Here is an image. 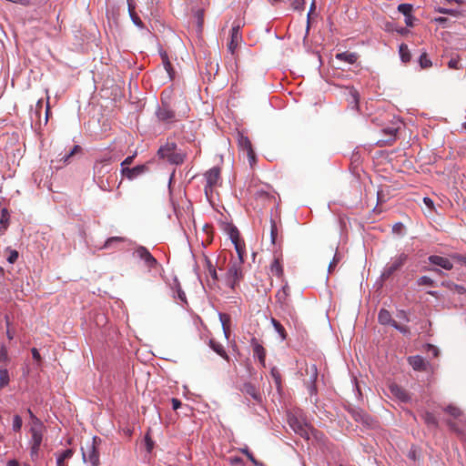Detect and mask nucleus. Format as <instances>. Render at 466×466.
I'll return each instance as SVG.
<instances>
[{
    "label": "nucleus",
    "instance_id": "obj_1",
    "mask_svg": "<svg viewBox=\"0 0 466 466\" xmlns=\"http://www.w3.org/2000/svg\"><path fill=\"white\" fill-rule=\"evenodd\" d=\"M180 102L182 103V107L176 111L171 107L169 102L162 97L161 103L158 105L155 113L157 120L165 126L170 127L174 123L186 117L189 111L188 105L185 101Z\"/></svg>",
    "mask_w": 466,
    "mask_h": 466
},
{
    "label": "nucleus",
    "instance_id": "obj_2",
    "mask_svg": "<svg viewBox=\"0 0 466 466\" xmlns=\"http://www.w3.org/2000/svg\"><path fill=\"white\" fill-rule=\"evenodd\" d=\"M288 423L296 434L307 441L311 438L320 440L322 437V433L308 424L300 414L292 412L289 413Z\"/></svg>",
    "mask_w": 466,
    "mask_h": 466
},
{
    "label": "nucleus",
    "instance_id": "obj_3",
    "mask_svg": "<svg viewBox=\"0 0 466 466\" xmlns=\"http://www.w3.org/2000/svg\"><path fill=\"white\" fill-rule=\"evenodd\" d=\"M160 158L167 159L172 165H181L184 163L187 154L177 149V146L174 142H167L161 146L157 151Z\"/></svg>",
    "mask_w": 466,
    "mask_h": 466
},
{
    "label": "nucleus",
    "instance_id": "obj_4",
    "mask_svg": "<svg viewBox=\"0 0 466 466\" xmlns=\"http://www.w3.org/2000/svg\"><path fill=\"white\" fill-rule=\"evenodd\" d=\"M242 264L241 261L234 260H230L228 263L227 272L224 276V282L225 285L231 289H235L236 286L238 285L243 278Z\"/></svg>",
    "mask_w": 466,
    "mask_h": 466
},
{
    "label": "nucleus",
    "instance_id": "obj_5",
    "mask_svg": "<svg viewBox=\"0 0 466 466\" xmlns=\"http://www.w3.org/2000/svg\"><path fill=\"white\" fill-rule=\"evenodd\" d=\"M81 451L85 462L89 463L91 466H97L99 464V453L96 448V437H94L91 441L87 442L86 447H82Z\"/></svg>",
    "mask_w": 466,
    "mask_h": 466
},
{
    "label": "nucleus",
    "instance_id": "obj_6",
    "mask_svg": "<svg viewBox=\"0 0 466 466\" xmlns=\"http://www.w3.org/2000/svg\"><path fill=\"white\" fill-rule=\"evenodd\" d=\"M408 255L405 253H401L396 258H394L390 263H388L382 272H381V279H388L394 272L399 270L407 261Z\"/></svg>",
    "mask_w": 466,
    "mask_h": 466
},
{
    "label": "nucleus",
    "instance_id": "obj_7",
    "mask_svg": "<svg viewBox=\"0 0 466 466\" xmlns=\"http://www.w3.org/2000/svg\"><path fill=\"white\" fill-rule=\"evenodd\" d=\"M206 179L205 185V194L208 198H209V195L212 193L213 188L217 187L220 180V168L218 167H214L208 170L204 174Z\"/></svg>",
    "mask_w": 466,
    "mask_h": 466
},
{
    "label": "nucleus",
    "instance_id": "obj_8",
    "mask_svg": "<svg viewBox=\"0 0 466 466\" xmlns=\"http://www.w3.org/2000/svg\"><path fill=\"white\" fill-rule=\"evenodd\" d=\"M290 289L289 284L286 282L280 289H279L276 293V302L279 307L286 312L290 313L291 306H290Z\"/></svg>",
    "mask_w": 466,
    "mask_h": 466
},
{
    "label": "nucleus",
    "instance_id": "obj_9",
    "mask_svg": "<svg viewBox=\"0 0 466 466\" xmlns=\"http://www.w3.org/2000/svg\"><path fill=\"white\" fill-rule=\"evenodd\" d=\"M133 256L141 259L145 266L149 269L156 268L158 265L157 260L152 256L149 250L144 246H138L135 248Z\"/></svg>",
    "mask_w": 466,
    "mask_h": 466
},
{
    "label": "nucleus",
    "instance_id": "obj_10",
    "mask_svg": "<svg viewBox=\"0 0 466 466\" xmlns=\"http://www.w3.org/2000/svg\"><path fill=\"white\" fill-rule=\"evenodd\" d=\"M148 171L147 164L137 165L134 167L121 168V175L128 180H134Z\"/></svg>",
    "mask_w": 466,
    "mask_h": 466
},
{
    "label": "nucleus",
    "instance_id": "obj_11",
    "mask_svg": "<svg viewBox=\"0 0 466 466\" xmlns=\"http://www.w3.org/2000/svg\"><path fill=\"white\" fill-rule=\"evenodd\" d=\"M240 24L234 23L230 31V41L228 45V51L234 55L236 49L238 48L239 43L242 41V35L240 34Z\"/></svg>",
    "mask_w": 466,
    "mask_h": 466
},
{
    "label": "nucleus",
    "instance_id": "obj_12",
    "mask_svg": "<svg viewBox=\"0 0 466 466\" xmlns=\"http://www.w3.org/2000/svg\"><path fill=\"white\" fill-rule=\"evenodd\" d=\"M111 170V164L109 159L96 161L94 165V180L106 177V176Z\"/></svg>",
    "mask_w": 466,
    "mask_h": 466
},
{
    "label": "nucleus",
    "instance_id": "obj_13",
    "mask_svg": "<svg viewBox=\"0 0 466 466\" xmlns=\"http://www.w3.org/2000/svg\"><path fill=\"white\" fill-rule=\"evenodd\" d=\"M238 147H240L241 150L246 152L250 164H252V162L255 161L256 156H255V152L252 148V145H251V142L248 139V137H244L243 135H239Z\"/></svg>",
    "mask_w": 466,
    "mask_h": 466
},
{
    "label": "nucleus",
    "instance_id": "obj_14",
    "mask_svg": "<svg viewBox=\"0 0 466 466\" xmlns=\"http://www.w3.org/2000/svg\"><path fill=\"white\" fill-rule=\"evenodd\" d=\"M44 423H36V425L30 426V433H31V441L30 444H42L43 441V434L45 431Z\"/></svg>",
    "mask_w": 466,
    "mask_h": 466
},
{
    "label": "nucleus",
    "instance_id": "obj_15",
    "mask_svg": "<svg viewBox=\"0 0 466 466\" xmlns=\"http://www.w3.org/2000/svg\"><path fill=\"white\" fill-rule=\"evenodd\" d=\"M306 375L309 377V390L310 394H313L316 392V381L318 379V368L316 364H310L309 366H307L306 368Z\"/></svg>",
    "mask_w": 466,
    "mask_h": 466
},
{
    "label": "nucleus",
    "instance_id": "obj_16",
    "mask_svg": "<svg viewBox=\"0 0 466 466\" xmlns=\"http://www.w3.org/2000/svg\"><path fill=\"white\" fill-rule=\"evenodd\" d=\"M250 344L253 349L254 357L258 358L259 363L265 367L266 365V350L261 344L258 343L256 338H252Z\"/></svg>",
    "mask_w": 466,
    "mask_h": 466
},
{
    "label": "nucleus",
    "instance_id": "obj_17",
    "mask_svg": "<svg viewBox=\"0 0 466 466\" xmlns=\"http://www.w3.org/2000/svg\"><path fill=\"white\" fill-rule=\"evenodd\" d=\"M389 390L393 397L401 402H409L410 400V394L403 388L397 384H390L389 386Z\"/></svg>",
    "mask_w": 466,
    "mask_h": 466
},
{
    "label": "nucleus",
    "instance_id": "obj_18",
    "mask_svg": "<svg viewBox=\"0 0 466 466\" xmlns=\"http://www.w3.org/2000/svg\"><path fill=\"white\" fill-rule=\"evenodd\" d=\"M428 260L431 264L438 266L446 270H451L453 268V264L451 261L444 257L431 255L428 258Z\"/></svg>",
    "mask_w": 466,
    "mask_h": 466
},
{
    "label": "nucleus",
    "instance_id": "obj_19",
    "mask_svg": "<svg viewBox=\"0 0 466 466\" xmlns=\"http://www.w3.org/2000/svg\"><path fill=\"white\" fill-rule=\"evenodd\" d=\"M344 95L347 96V101L352 109L359 108L360 95L359 92L352 86L345 88Z\"/></svg>",
    "mask_w": 466,
    "mask_h": 466
},
{
    "label": "nucleus",
    "instance_id": "obj_20",
    "mask_svg": "<svg viewBox=\"0 0 466 466\" xmlns=\"http://www.w3.org/2000/svg\"><path fill=\"white\" fill-rule=\"evenodd\" d=\"M409 363L414 370L422 371L426 370L427 363L424 359L419 355L410 357Z\"/></svg>",
    "mask_w": 466,
    "mask_h": 466
},
{
    "label": "nucleus",
    "instance_id": "obj_21",
    "mask_svg": "<svg viewBox=\"0 0 466 466\" xmlns=\"http://www.w3.org/2000/svg\"><path fill=\"white\" fill-rule=\"evenodd\" d=\"M209 347L217 353L218 354L220 357H222L224 360H229V357L228 355L227 354L224 347L222 344H220L219 342L216 341L215 339H211L209 340Z\"/></svg>",
    "mask_w": 466,
    "mask_h": 466
},
{
    "label": "nucleus",
    "instance_id": "obj_22",
    "mask_svg": "<svg viewBox=\"0 0 466 466\" xmlns=\"http://www.w3.org/2000/svg\"><path fill=\"white\" fill-rule=\"evenodd\" d=\"M128 5V13L130 15V18L132 22L138 27L142 28L144 27V24L142 20L139 18V16L135 12V5L133 4V0H127Z\"/></svg>",
    "mask_w": 466,
    "mask_h": 466
},
{
    "label": "nucleus",
    "instance_id": "obj_23",
    "mask_svg": "<svg viewBox=\"0 0 466 466\" xmlns=\"http://www.w3.org/2000/svg\"><path fill=\"white\" fill-rule=\"evenodd\" d=\"M10 214L7 208H4L0 213V233L5 232L9 227Z\"/></svg>",
    "mask_w": 466,
    "mask_h": 466
},
{
    "label": "nucleus",
    "instance_id": "obj_24",
    "mask_svg": "<svg viewBox=\"0 0 466 466\" xmlns=\"http://www.w3.org/2000/svg\"><path fill=\"white\" fill-rule=\"evenodd\" d=\"M336 58L338 60L347 62L348 64H354L358 59V56L355 53L342 52L337 54Z\"/></svg>",
    "mask_w": 466,
    "mask_h": 466
},
{
    "label": "nucleus",
    "instance_id": "obj_25",
    "mask_svg": "<svg viewBox=\"0 0 466 466\" xmlns=\"http://www.w3.org/2000/svg\"><path fill=\"white\" fill-rule=\"evenodd\" d=\"M378 319H379V322L382 325L392 326V321H395L394 319H392L390 311H388L387 309H381L380 310Z\"/></svg>",
    "mask_w": 466,
    "mask_h": 466
},
{
    "label": "nucleus",
    "instance_id": "obj_26",
    "mask_svg": "<svg viewBox=\"0 0 466 466\" xmlns=\"http://www.w3.org/2000/svg\"><path fill=\"white\" fill-rule=\"evenodd\" d=\"M422 420L425 424L430 428H437L438 427V420L435 415L430 411H425L422 415Z\"/></svg>",
    "mask_w": 466,
    "mask_h": 466
},
{
    "label": "nucleus",
    "instance_id": "obj_27",
    "mask_svg": "<svg viewBox=\"0 0 466 466\" xmlns=\"http://www.w3.org/2000/svg\"><path fill=\"white\" fill-rule=\"evenodd\" d=\"M270 272L272 275L281 278L283 276V268L280 264L279 258H275L272 263L270 264Z\"/></svg>",
    "mask_w": 466,
    "mask_h": 466
},
{
    "label": "nucleus",
    "instance_id": "obj_28",
    "mask_svg": "<svg viewBox=\"0 0 466 466\" xmlns=\"http://www.w3.org/2000/svg\"><path fill=\"white\" fill-rule=\"evenodd\" d=\"M218 316H219V320L222 325L224 335L227 339H228L230 316L226 313H219Z\"/></svg>",
    "mask_w": 466,
    "mask_h": 466
},
{
    "label": "nucleus",
    "instance_id": "obj_29",
    "mask_svg": "<svg viewBox=\"0 0 466 466\" xmlns=\"http://www.w3.org/2000/svg\"><path fill=\"white\" fill-rule=\"evenodd\" d=\"M399 54L400 56V59L403 63H407L410 60L411 56L410 53V50L408 48V46L405 44H401L399 47Z\"/></svg>",
    "mask_w": 466,
    "mask_h": 466
},
{
    "label": "nucleus",
    "instance_id": "obj_30",
    "mask_svg": "<svg viewBox=\"0 0 466 466\" xmlns=\"http://www.w3.org/2000/svg\"><path fill=\"white\" fill-rule=\"evenodd\" d=\"M234 247L236 249V252L238 254V258L233 259L234 261H241V263H244V257H245V245L244 243L237 242L234 243Z\"/></svg>",
    "mask_w": 466,
    "mask_h": 466
},
{
    "label": "nucleus",
    "instance_id": "obj_31",
    "mask_svg": "<svg viewBox=\"0 0 466 466\" xmlns=\"http://www.w3.org/2000/svg\"><path fill=\"white\" fill-rule=\"evenodd\" d=\"M244 391L250 395L254 400H258L260 399V395L256 389V387L250 383H246L244 385Z\"/></svg>",
    "mask_w": 466,
    "mask_h": 466
},
{
    "label": "nucleus",
    "instance_id": "obj_32",
    "mask_svg": "<svg viewBox=\"0 0 466 466\" xmlns=\"http://www.w3.org/2000/svg\"><path fill=\"white\" fill-rule=\"evenodd\" d=\"M398 130H399V127L392 125L390 127H384L382 129V132L389 137L387 138V141H393L396 137Z\"/></svg>",
    "mask_w": 466,
    "mask_h": 466
},
{
    "label": "nucleus",
    "instance_id": "obj_33",
    "mask_svg": "<svg viewBox=\"0 0 466 466\" xmlns=\"http://www.w3.org/2000/svg\"><path fill=\"white\" fill-rule=\"evenodd\" d=\"M10 377L7 369L0 368V390L9 384Z\"/></svg>",
    "mask_w": 466,
    "mask_h": 466
},
{
    "label": "nucleus",
    "instance_id": "obj_34",
    "mask_svg": "<svg viewBox=\"0 0 466 466\" xmlns=\"http://www.w3.org/2000/svg\"><path fill=\"white\" fill-rule=\"evenodd\" d=\"M161 56H162V63H163L164 68L167 71V73L168 74L169 77L172 79L174 76V73H175L173 70L172 65H171L170 61L168 60V57L166 53L161 54Z\"/></svg>",
    "mask_w": 466,
    "mask_h": 466
},
{
    "label": "nucleus",
    "instance_id": "obj_35",
    "mask_svg": "<svg viewBox=\"0 0 466 466\" xmlns=\"http://www.w3.org/2000/svg\"><path fill=\"white\" fill-rule=\"evenodd\" d=\"M96 184L103 191H111V185L109 181V177H103L100 179L94 180Z\"/></svg>",
    "mask_w": 466,
    "mask_h": 466
},
{
    "label": "nucleus",
    "instance_id": "obj_36",
    "mask_svg": "<svg viewBox=\"0 0 466 466\" xmlns=\"http://www.w3.org/2000/svg\"><path fill=\"white\" fill-rule=\"evenodd\" d=\"M80 149L81 147L78 145L74 146L68 152L65 153L59 160L62 161L64 164L68 163L70 158Z\"/></svg>",
    "mask_w": 466,
    "mask_h": 466
},
{
    "label": "nucleus",
    "instance_id": "obj_37",
    "mask_svg": "<svg viewBox=\"0 0 466 466\" xmlns=\"http://www.w3.org/2000/svg\"><path fill=\"white\" fill-rule=\"evenodd\" d=\"M126 240L123 237H111L108 238L106 242L104 243L103 247L101 248H110L114 244L116 243H121Z\"/></svg>",
    "mask_w": 466,
    "mask_h": 466
},
{
    "label": "nucleus",
    "instance_id": "obj_38",
    "mask_svg": "<svg viewBox=\"0 0 466 466\" xmlns=\"http://www.w3.org/2000/svg\"><path fill=\"white\" fill-rule=\"evenodd\" d=\"M278 238V227L274 219H270V241L272 245H276Z\"/></svg>",
    "mask_w": 466,
    "mask_h": 466
},
{
    "label": "nucleus",
    "instance_id": "obj_39",
    "mask_svg": "<svg viewBox=\"0 0 466 466\" xmlns=\"http://www.w3.org/2000/svg\"><path fill=\"white\" fill-rule=\"evenodd\" d=\"M271 323L275 330L279 334L282 339H286L287 333L284 327L275 319H271Z\"/></svg>",
    "mask_w": 466,
    "mask_h": 466
},
{
    "label": "nucleus",
    "instance_id": "obj_40",
    "mask_svg": "<svg viewBox=\"0 0 466 466\" xmlns=\"http://www.w3.org/2000/svg\"><path fill=\"white\" fill-rule=\"evenodd\" d=\"M23 425L22 418L19 415H15L13 417V424L12 429L14 431L18 432L21 431Z\"/></svg>",
    "mask_w": 466,
    "mask_h": 466
},
{
    "label": "nucleus",
    "instance_id": "obj_41",
    "mask_svg": "<svg viewBox=\"0 0 466 466\" xmlns=\"http://www.w3.org/2000/svg\"><path fill=\"white\" fill-rule=\"evenodd\" d=\"M418 285L420 286H431L433 287L435 285V282L432 279H431L428 276H422L418 279L417 280Z\"/></svg>",
    "mask_w": 466,
    "mask_h": 466
},
{
    "label": "nucleus",
    "instance_id": "obj_42",
    "mask_svg": "<svg viewBox=\"0 0 466 466\" xmlns=\"http://www.w3.org/2000/svg\"><path fill=\"white\" fill-rule=\"evenodd\" d=\"M73 450L66 449L57 458L56 462L60 461V463H65V461L70 459L73 456Z\"/></svg>",
    "mask_w": 466,
    "mask_h": 466
},
{
    "label": "nucleus",
    "instance_id": "obj_43",
    "mask_svg": "<svg viewBox=\"0 0 466 466\" xmlns=\"http://www.w3.org/2000/svg\"><path fill=\"white\" fill-rule=\"evenodd\" d=\"M399 12L403 14V15H409L411 14L412 11V5L410 4H400L398 6Z\"/></svg>",
    "mask_w": 466,
    "mask_h": 466
},
{
    "label": "nucleus",
    "instance_id": "obj_44",
    "mask_svg": "<svg viewBox=\"0 0 466 466\" xmlns=\"http://www.w3.org/2000/svg\"><path fill=\"white\" fill-rule=\"evenodd\" d=\"M445 411L454 418H458L461 415V410L459 408L452 405H449L447 408H445Z\"/></svg>",
    "mask_w": 466,
    "mask_h": 466
},
{
    "label": "nucleus",
    "instance_id": "obj_45",
    "mask_svg": "<svg viewBox=\"0 0 466 466\" xmlns=\"http://www.w3.org/2000/svg\"><path fill=\"white\" fill-rule=\"evenodd\" d=\"M270 374L272 378L274 379V381L278 387H280L281 385V376L279 371V370L276 367H273L270 370Z\"/></svg>",
    "mask_w": 466,
    "mask_h": 466
},
{
    "label": "nucleus",
    "instance_id": "obj_46",
    "mask_svg": "<svg viewBox=\"0 0 466 466\" xmlns=\"http://www.w3.org/2000/svg\"><path fill=\"white\" fill-rule=\"evenodd\" d=\"M339 260H340V255L338 252H336L333 257V259L329 264V268H328L329 273H332L334 271V269H335L337 264L339 262Z\"/></svg>",
    "mask_w": 466,
    "mask_h": 466
},
{
    "label": "nucleus",
    "instance_id": "obj_47",
    "mask_svg": "<svg viewBox=\"0 0 466 466\" xmlns=\"http://www.w3.org/2000/svg\"><path fill=\"white\" fill-rule=\"evenodd\" d=\"M420 65L422 68H428L431 66V60L428 58L427 54L423 53L420 55L419 59Z\"/></svg>",
    "mask_w": 466,
    "mask_h": 466
},
{
    "label": "nucleus",
    "instance_id": "obj_48",
    "mask_svg": "<svg viewBox=\"0 0 466 466\" xmlns=\"http://www.w3.org/2000/svg\"><path fill=\"white\" fill-rule=\"evenodd\" d=\"M229 238L232 241V243L239 242V232L237 228L232 227L229 230Z\"/></svg>",
    "mask_w": 466,
    "mask_h": 466
},
{
    "label": "nucleus",
    "instance_id": "obj_49",
    "mask_svg": "<svg viewBox=\"0 0 466 466\" xmlns=\"http://www.w3.org/2000/svg\"><path fill=\"white\" fill-rule=\"evenodd\" d=\"M395 329L399 330L404 335L410 334V329L407 326L400 325L397 321H392V326Z\"/></svg>",
    "mask_w": 466,
    "mask_h": 466
},
{
    "label": "nucleus",
    "instance_id": "obj_50",
    "mask_svg": "<svg viewBox=\"0 0 466 466\" xmlns=\"http://www.w3.org/2000/svg\"><path fill=\"white\" fill-rule=\"evenodd\" d=\"M354 417L356 420H361L363 423L369 424L370 417L366 413L358 411L355 413Z\"/></svg>",
    "mask_w": 466,
    "mask_h": 466
},
{
    "label": "nucleus",
    "instance_id": "obj_51",
    "mask_svg": "<svg viewBox=\"0 0 466 466\" xmlns=\"http://www.w3.org/2000/svg\"><path fill=\"white\" fill-rule=\"evenodd\" d=\"M9 360L7 349L5 345H0V361L7 362Z\"/></svg>",
    "mask_w": 466,
    "mask_h": 466
},
{
    "label": "nucleus",
    "instance_id": "obj_52",
    "mask_svg": "<svg viewBox=\"0 0 466 466\" xmlns=\"http://www.w3.org/2000/svg\"><path fill=\"white\" fill-rule=\"evenodd\" d=\"M447 287H449L451 289L454 290L458 294H465L466 289L463 286L458 285V284H448Z\"/></svg>",
    "mask_w": 466,
    "mask_h": 466
},
{
    "label": "nucleus",
    "instance_id": "obj_53",
    "mask_svg": "<svg viewBox=\"0 0 466 466\" xmlns=\"http://www.w3.org/2000/svg\"><path fill=\"white\" fill-rule=\"evenodd\" d=\"M305 0H294L291 4L294 10L302 11L305 8Z\"/></svg>",
    "mask_w": 466,
    "mask_h": 466
},
{
    "label": "nucleus",
    "instance_id": "obj_54",
    "mask_svg": "<svg viewBox=\"0 0 466 466\" xmlns=\"http://www.w3.org/2000/svg\"><path fill=\"white\" fill-rule=\"evenodd\" d=\"M208 273L214 281L218 279L216 268L212 266L211 262L208 260Z\"/></svg>",
    "mask_w": 466,
    "mask_h": 466
},
{
    "label": "nucleus",
    "instance_id": "obj_55",
    "mask_svg": "<svg viewBox=\"0 0 466 466\" xmlns=\"http://www.w3.org/2000/svg\"><path fill=\"white\" fill-rule=\"evenodd\" d=\"M135 155L126 157L120 164L121 168H129V165L133 163Z\"/></svg>",
    "mask_w": 466,
    "mask_h": 466
},
{
    "label": "nucleus",
    "instance_id": "obj_56",
    "mask_svg": "<svg viewBox=\"0 0 466 466\" xmlns=\"http://www.w3.org/2000/svg\"><path fill=\"white\" fill-rule=\"evenodd\" d=\"M176 287H177V298L181 300V301H186V294L185 292L182 290L180 285L178 282L176 281Z\"/></svg>",
    "mask_w": 466,
    "mask_h": 466
},
{
    "label": "nucleus",
    "instance_id": "obj_57",
    "mask_svg": "<svg viewBox=\"0 0 466 466\" xmlns=\"http://www.w3.org/2000/svg\"><path fill=\"white\" fill-rule=\"evenodd\" d=\"M27 413L29 414V417H30V420H31V422H30V426L31 425H36V423H43L34 413L33 411L30 410V409H27Z\"/></svg>",
    "mask_w": 466,
    "mask_h": 466
},
{
    "label": "nucleus",
    "instance_id": "obj_58",
    "mask_svg": "<svg viewBox=\"0 0 466 466\" xmlns=\"http://www.w3.org/2000/svg\"><path fill=\"white\" fill-rule=\"evenodd\" d=\"M145 442L147 451L150 452L153 450L154 441H152L148 434L145 436Z\"/></svg>",
    "mask_w": 466,
    "mask_h": 466
},
{
    "label": "nucleus",
    "instance_id": "obj_59",
    "mask_svg": "<svg viewBox=\"0 0 466 466\" xmlns=\"http://www.w3.org/2000/svg\"><path fill=\"white\" fill-rule=\"evenodd\" d=\"M18 258V252L16 250H11L7 258V261L11 264L15 263Z\"/></svg>",
    "mask_w": 466,
    "mask_h": 466
},
{
    "label": "nucleus",
    "instance_id": "obj_60",
    "mask_svg": "<svg viewBox=\"0 0 466 466\" xmlns=\"http://www.w3.org/2000/svg\"><path fill=\"white\" fill-rule=\"evenodd\" d=\"M40 446L39 444H31V451H30V453H31V457L34 459L35 457H37L38 456V452H39V450H40Z\"/></svg>",
    "mask_w": 466,
    "mask_h": 466
},
{
    "label": "nucleus",
    "instance_id": "obj_61",
    "mask_svg": "<svg viewBox=\"0 0 466 466\" xmlns=\"http://www.w3.org/2000/svg\"><path fill=\"white\" fill-rule=\"evenodd\" d=\"M452 258L456 259L458 262L466 265V256H462L460 254L452 255Z\"/></svg>",
    "mask_w": 466,
    "mask_h": 466
},
{
    "label": "nucleus",
    "instance_id": "obj_62",
    "mask_svg": "<svg viewBox=\"0 0 466 466\" xmlns=\"http://www.w3.org/2000/svg\"><path fill=\"white\" fill-rule=\"evenodd\" d=\"M248 459L253 463L255 466H264L263 462L258 461L252 453L248 454Z\"/></svg>",
    "mask_w": 466,
    "mask_h": 466
},
{
    "label": "nucleus",
    "instance_id": "obj_63",
    "mask_svg": "<svg viewBox=\"0 0 466 466\" xmlns=\"http://www.w3.org/2000/svg\"><path fill=\"white\" fill-rule=\"evenodd\" d=\"M415 17L410 14L409 15H405V24L407 26H413V22Z\"/></svg>",
    "mask_w": 466,
    "mask_h": 466
},
{
    "label": "nucleus",
    "instance_id": "obj_64",
    "mask_svg": "<svg viewBox=\"0 0 466 466\" xmlns=\"http://www.w3.org/2000/svg\"><path fill=\"white\" fill-rule=\"evenodd\" d=\"M172 408L174 410H177L178 408L181 407L182 403L178 399L173 398L171 400Z\"/></svg>",
    "mask_w": 466,
    "mask_h": 466
}]
</instances>
